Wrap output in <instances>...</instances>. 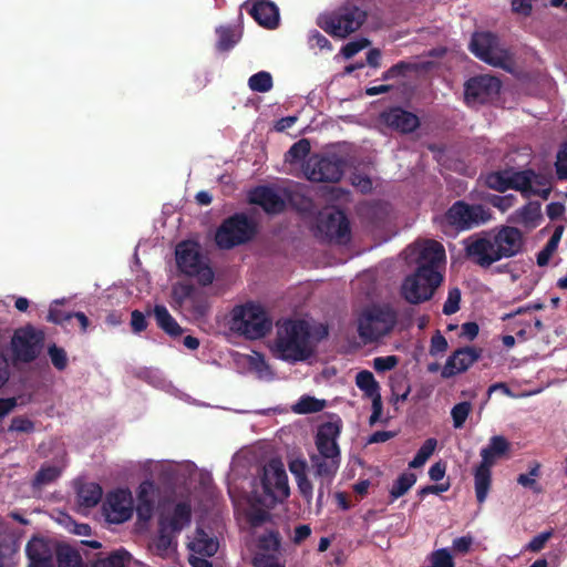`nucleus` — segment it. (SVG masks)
<instances>
[{"label":"nucleus","instance_id":"f257e3e1","mask_svg":"<svg viewBox=\"0 0 567 567\" xmlns=\"http://www.w3.org/2000/svg\"><path fill=\"white\" fill-rule=\"evenodd\" d=\"M524 234L514 226H501L465 241V255L475 265L488 268L504 258H512L523 251Z\"/></svg>","mask_w":567,"mask_h":567},{"label":"nucleus","instance_id":"f03ea898","mask_svg":"<svg viewBox=\"0 0 567 567\" xmlns=\"http://www.w3.org/2000/svg\"><path fill=\"white\" fill-rule=\"evenodd\" d=\"M340 433V421L326 422L318 427L315 437L318 452L310 455V463L315 477L320 481L317 497L318 504L322 503L326 489H329L340 467L341 451L337 442Z\"/></svg>","mask_w":567,"mask_h":567},{"label":"nucleus","instance_id":"7ed1b4c3","mask_svg":"<svg viewBox=\"0 0 567 567\" xmlns=\"http://www.w3.org/2000/svg\"><path fill=\"white\" fill-rule=\"evenodd\" d=\"M274 351L278 359L289 363L310 359L315 349L309 323L300 319L286 320L277 329Z\"/></svg>","mask_w":567,"mask_h":567},{"label":"nucleus","instance_id":"20e7f679","mask_svg":"<svg viewBox=\"0 0 567 567\" xmlns=\"http://www.w3.org/2000/svg\"><path fill=\"white\" fill-rule=\"evenodd\" d=\"M230 327L247 339L256 340L271 330L272 322L262 307L246 303L233 309Z\"/></svg>","mask_w":567,"mask_h":567},{"label":"nucleus","instance_id":"39448f33","mask_svg":"<svg viewBox=\"0 0 567 567\" xmlns=\"http://www.w3.org/2000/svg\"><path fill=\"white\" fill-rule=\"evenodd\" d=\"M260 483L262 495L256 496V502L265 507H274L290 494L288 476L280 460L272 458L264 465Z\"/></svg>","mask_w":567,"mask_h":567},{"label":"nucleus","instance_id":"423d86ee","mask_svg":"<svg viewBox=\"0 0 567 567\" xmlns=\"http://www.w3.org/2000/svg\"><path fill=\"white\" fill-rule=\"evenodd\" d=\"M367 12L354 4H344L337 10L322 14L317 24L333 38H347L364 23Z\"/></svg>","mask_w":567,"mask_h":567},{"label":"nucleus","instance_id":"0eeeda50","mask_svg":"<svg viewBox=\"0 0 567 567\" xmlns=\"http://www.w3.org/2000/svg\"><path fill=\"white\" fill-rule=\"evenodd\" d=\"M256 233V223L244 213H236L219 225L215 243L220 249H231L251 240Z\"/></svg>","mask_w":567,"mask_h":567},{"label":"nucleus","instance_id":"6e6552de","mask_svg":"<svg viewBox=\"0 0 567 567\" xmlns=\"http://www.w3.org/2000/svg\"><path fill=\"white\" fill-rule=\"evenodd\" d=\"M396 320V312L391 307L372 306L359 318V336L367 341H377L393 330Z\"/></svg>","mask_w":567,"mask_h":567},{"label":"nucleus","instance_id":"1a4fd4ad","mask_svg":"<svg viewBox=\"0 0 567 567\" xmlns=\"http://www.w3.org/2000/svg\"><path fill=\"white\" fill-rule=\"evenodd\" d=\"M175 255L177 267L183 274L197 277L202 286L213 282L214 271L205 262L197 243L190 240L179 243L176 246Z\"/></svg>","mask_w":567,"mask_h":567},{"label":"nucleus","instance_id":"9d476101","mask_svg":"<svg viewBox=\"0 0 567 567\" xmlns=\"http://www.w3.org/2000/svg\"><path fill=\"white\" fill-rule=\"evenodd\" d=\"M45 333L41 329L27 324L17 329L11 338V353L14 362L31 363L41 353Z\"/></svg>","mask_w":567,"mask_h":567},{"label":"nucleus","instance_id":"9b49d317","mask_svg":"<svg viewBox=\"0 0 567 567\" xmlns=\"http://www.w3.org/2000/svg\"><path fill=\"white\" fill-rule=\"evenodd\" d=\"M317 236L323 240L346 243L350 239V223L341 209L324 208L319 212L316 223Z\"/></svg>","mask_w":567,"mask_h":567},{"label":"nucleus","instance_id":"f8f14e48","mask_svg":"<svg viewBox=\"0 0 567 567\" xmlns=\"http://www.w3.org/2000/svg\"><path fill=\"white\" fill-rule=\"evenodd\" d=\"M489 218L491 214L484 205H470L464 200H457L445 212L443 221L456 230H467L486 223Z\"/></svg>","mask_w":567,"mask_h":567},{"label":"nucleus","instance_id":"ddd939ff","mask_svg":"<svg viewBox=\"0 0 567 567\" xmlns=\"http://www.w3.org/2000/svg\"><path fill=\"white\" fill-rule=\"evenodd\" d=\"M347 161L337 155L310 157L303 166V173L310 182L338 183L346 171Z\"/></svg>","mask_w":567,"mask_h":567},{"label":"nucleus","instance_id":"4468645a","mask_svg":"<svg viewBox=\"0 0 567 567\" xmlns=\"http://www.w3.org/2000/svg\"><path fill=\"white\" fill-rule=\"evenodd\" d=\"M172 298L176 307L184 309L190 318L198 320L207 316V296L194 285L178 282L173 286Z\"/></svg>","mask_w":567,"mask_h":567},{"label":"nucleus","instance_id":"2eb2a0df","mask_svg":"<svg viewBox=\"0 0 567 567\" xmlns=\"http://www.w3.org/2000/svg\"><path fill=\"white\" fill-rule=\"evenodd\" d=\"M502 87L499 79L493 75H477L464 84V99L467 105L486 104L494 101Z\"/></svg>","mask_w":567,"mask_h":567},{"label":"nucleus","instance_id":"dca6fc26","mask_svg":"<svg viewBox=\"0 0 567 567\" xmlns=\"http://www.w3.org/2000/svg\"><path fill=\"white\" fill-rule=\"evenodd\" d=\"M440 285L427 277L423 268H416L415 271L408 276L402 286V297L412 305H419L430 300Z\"/></svg>","mask_w":567,"mask_h":567},{"label":"nucleus","instance_id":"f3484780","mask_svg":"<svg viewBox=\"0 0 567 567\" xmlns=\"http://www.w3.org/2000/svg\"><path fill=\"white\" fill-rule=\"evenodd\" d=\"M445 261V249L442 244L436 240H427L420 249L416 268H423L430 279L434 284L441 285L444 277L441 272V267Z\"/></svg>","mask_w":567,"mask_h":567},{"label":"nucleus","instance_id":"a211bd4d","mask_svg":"<svg viewBox=\"0 0 567 567\" xmlns=\"http://www.w3.org/2000/svg\"><path fill=\"white\" fill-rule=\"evenodd\" d=\"M133 497L127 488H118L107 494L103 504L106 519L113 524L128 520L133 514Z\"/></svg>","mask_w":567,"mask_h":567},{"label":"nucleus","instance_id":"6ab92c4d","mask_svg":"<svg viewBox=\"0 0 567 567\" xmlns=\"http://www.w3.org/2000/svg\"><path fill=\"white\" fill-rule=\"evenodd\" d=\"M471 52L483 62L499 66L504 55L498 49V38L492 32H475L470 43Z\"/></svg>","mask_w":567,"mask_h":567},{"label":"nucleus","instance_id":"aec40b11","mask_svg":"<svg viewBox=\"0 0 567 567\" xmlns=\"http://www.w3.org/2000/svg\"><path fill=\"white\" fill-rule=\"evenodd\" d=\"M380 122L400 134H410L420 127L416 114L401 107L391 106L380 113Z\"/></svg>","mask_w":567,"mask_h":567},{"label":"nucleus","instance_id":"412c9836","mask_svg":"<svg viewBox=\"0 0 567 567\" xmlns=\"http://www.w3.org/2000/svg\"><path fill=\"white\" fill-rule=\"evenodd\" d=\"M482 355V349L475 347H463L455 350L446 360L442 369L441 375L443 379H450L465 372L472 367Z\"/></svg>","mask_w":567,"mask_h":567},{"label":"nucleus","instance_id":"4be33fe9","mask_svg":"<svg viewBox=\"0 0 567 567\" xmlns=\"http://www.w3.org/2000/svg\"><path fill=\"white\" fill-rule=\"evenodd\" d=\"M262 28L274 30L279 27V8L270 0H247L243 6Z\"/></svg>","mask_w":567,"mask_h":567},{"label":"nucleus","instance_id":"5701e85b","mask_svg":"<svg viewBox=\"0 0 567 567\" xmlns=\"http://www.w3.org/2000/svg\"><path fill=\"white\" fill-rule=\"evenodd\" d=\"M56 546L43 537H32L27 546L25 554L30 560L29 567L54 566L53 556Z\"/></svg>","mask_w":567,"mask_h":567},{"label":"nucleus","instance_id":"b1692460","mask_svg":"<svg viewBox=\"0 0 567 567\" xmlns=\"http://www.w3.org/2000/svg\"><path fill=\"white\" fill-rule=\"evenodd\" d=\"M249 202L260 206L267 214H280L286 208L285 199L269 186H257L249 194Z\"/></svg>","mask_w":567,"mask_h":567},{"label":"nucleus","instance_id":"393cba45","mask_svg":"<svg viewBox=\"0 0 567 567\" xmlns=\"http://www.w3.org/2000/svg\"><path fill=\"white\" fill-rule=\"evenodd\" d=\"M155 484L152 481H143L137 488V518L143 522H148L154 513L155 506Z\"/></svg>","mask_w":567,"mask_h":567},{"label":"nucleus","instance_id":"a878e982","mask_svg":"<svg viewBox=\"0 0 567 567\" xmlns=\"http://www.w3.org/2000/svg\"><path fill=\"white\" fill-rule=\"evenodd\" d=\"M289 471L295 476L297 487L308 505L311 504L313 498V486L307 475L308 464L302 458H296L289 462Z\"/></svg>","mask_w":567,"mask_h":567},{"label":"nucleus","instance_id":"bb28decb","mask_svg":"<svg viewBox=\"0 0 567 567\" xmlns=\"http://www.w3.org/2000/svg\"><path fill=\"white\" fill-rule=\"evenodd\" d=\"M152 313L157 327L168 337L176 339L183 334L184 329L164 305H155Z\"/></svg>","mask_w":567,"mask_h":567},{"label":"nucleus","instance_id":"cd10ccee","mask_svg":"<svg viewBox=\"0 0 567 567\" xmlns=\"http://www.w3.org/2000/svg\"><path fill=\"white\" fill-rule=\"evenodd\" d=\"M509 450L508 441L502 435L492 436L486 447L481 450V464L493 466L496 460L504 456Z\"/></svg>","mask_w":567,"mask_h":567},{"label":"nucleus","instance_id":"c85d7f7f","mask_svg":"<svg viewBox=\"0 0 567 567\" xmlns=\"http://www.w3.org/2000/svg\"><path fill=\"white\" fill-rule=\"evenodd\" d=\"M532 177H534V169L527 168L523 171H516L509 168V189L517 190L524 198H529L534 192L532 186Z\"/></svg>","mask_w":567,"mask_h":567},{"label":"nucleus","instance_id":"c756f323","mask_svg":"<svg viewBox=\"0 0 567 567\" xmlns=\"http://www.w3.org/2000/svg\"><path fill=\"white\" fill-rule=\"evenodd\" d=\"M492 466L481 464L475 468L474 472V484L476 499L480 504H483L487 497L492 483Z\"/></svg>","mask_w":567,"mask_h":567},{"label":"nucleus","instance_id":"7c9ffc66","mask_svg":"<svg viewBox=\"0 0 567 567\" xmlns=\"http://www.w3.org/2000/svg\"><path fill=\"white\" fill-rule=\"evenodd\" d=\"M192 506L188 502H179L175 505L169 518L168 526L172 532H181L190 524Z\"/></svg>","mask_w":567,"mask_h":567},{"label":"nucleus","instance_id":"2f4dec72","mask_svg":"<svg viewBox=\"0 0 567 567\" xmlns=\"http://www.w3.org/2000/svg\"><path fill=\"white\" fill-rule=\"evenodd\" d=\"M103 495L102 487L97 483H85L78 489L79 504L86 508L96 506Z\"/></svg>","mask_w":567,"mask_h":567},{"label":"nucleus","instance_id":"473e14b6","mask_svg":"<svg viewBox=\"0 0 567 567\" xmlns=\"http://www.w3.org/2000/svg\"><path fill=\"white\" fill-rule=\"evenodd\" d=\"M355 384L364 393V396L369 399L381 395L380 384L369 370H362L357 373Z\"/></svg>","mask_w":567,"mask_h":567},{"label":"nucleus","instance_id":"72a5a7b5","mask_svg":"<svg viewBox=\"0 0 567 567\" xmlns=\"http://www.w3.org/2000/svg\"><path fill=\"white\" fill-rule=\"evenodd\" d=\"M193 551L203 556H214L218 550V542L209 537L204 530L197 529V537L192 543Z\"/></svg>","mask_w":567,"mask_h":567},{"label":"nucleus","instance_id":"f704fd0d","mask_svg":"<svg viewBox=\"0 0 567 567\" xmlns=\"http://www.w3.org/2000/svg\"><path fill=\"white\" fill-rule=\"evenodd\" d=\"M518 221L526 227H536L542 219L540 203L529 202L517 212Z\"/></svg>","mask_w":567,"mask_h":567},{"label":"nucleus","instance_id":"c9c22d12","mask_svg":"<svg viewBox=\"0 0 567 567\" xmlns=\"http://www.w3.org/2000/svg\"><path fill=\"white\" fill-rule=\"evenodd\" d=\"M59 567H82V557L70 545H58L55 549Z\"/></svg>","mask_w":567,"mask_h":567},{"label":"nucleus","instance_id":"e433bc0d","mask_svg":"<svg viewBox=\"0 0 567 567\" xmlns=\"http://www.w3.org/2000/svg\"><path fill=\"white\" fill-rule=\"evenodd\" d=\"M416 475L412 472H405L399 475V477L393 482L392 487L389 492L390 502H394L395 499L405 495L409 489L415 484Z\"/></svg>","mask_w":567,"mask_h":567},{"label":"nucleus","instance_id":"4c0bfd02","mask_svg":"<svg viewBox=\"0 0 567 567\" xmlns=\"http://www.w3.org/2000/svg\"><path fill=\"white\" fill-rule=\"evenodd\" d=\"M62 471L55 465L43 464L32 480L33 488H41L53 483L61 475Z\"/></svg>","mask_w":567,"mask_h":567},{"label":"nucleus","instance_id":"58836bf2","mask_svg":"<svg viewBox=\"0 0 567 567\" xmlns=\"http://www.w3.org/2000/svg\"><path fill=\"white\" fill-rule=\"evenodd\" d=\"M488 188L504 193L509 189V168L491 172L485 177Z\"/></svg>","mask_w":567,"mask_h":567},{"label":"nucleus","instance_id":"ea45409f","mask_svg":"<svg viewBox=\"0 0 567 567\" xmlns=\"http://www.w3.org/2000/svg\"><path fill=\"white\" fill-rule=\"evenodd\" d=\"M216 33L218 35L216 49L219 52H227L231 50L239 41V37L230 27H219L216 29Z\"/></svg>","mask_w":567,"mask_h":567},{"label":"nucleus","instance_id":"a19ab883","mask_svg":"<svg viewBox=\"0 0 567 567\" xmlns=\"http://www.w3.org/2000/svg\"><path fill=\"white\" fill-rule=\"evenodd\" d=\"M540 475V464L535 462L529 468L528 473H522L517 476V483L526 488H529L535 494L543 493L542 485L536 481Z\"/></svg>","mask_w":567,"mask_h":567},{"label":"nucleus","instance_id":"79ce46f5","mask_svg":"<svg viewBox=\"0 0 567 567\" xmlns=\"http://www.w3.org/2000/svg\"><path fill=\"white\" fill-rule=\"evenodd\" d=\"M311 146L307 138H301L293 143L285 154V161L290 164H297L303 161L310 153Z\"/></svg>","mask_w":567,"mask_h":567},{"label":"nucleus","instance_id":"37998d69","mask_svg":"<svg viewBox=\"0 0 567 567\" xmlns=\"http://www.w3.org/2000/svg\"><path fill=\"white\" fill-rule=\"evenodd\" d=\"M532 186H534V192L532 196H539L543 199H548L551 193V177L536 173L534 171V177H532Z\"/></svg>","mask_w":567,"mask_h":567},{"label":"nucleus","instance_id":"c03bdc74","mask_svg":"<svg viewBox=\"0 0 567 567\" xmlns=\"http://www.w3.org/2000/svg\"><path fill=\"white\" fill-rule=\"evenodd\" d=\"M248 85L254 92L266 93L272 89V76L269 72L259 71L249 78Z\"/></svg>","mask_w":567,"mask_h":567},{"label":"nucleus","instance_id":"a18cd8bd","mask_svg":"<svg viewBox=\"0 0 567 567\" xmlns=\"http://www.w3.org/2000/svg\"><path fill=\"white\" fill-rule=\"evenodd\" d=\"M326 403L323 400H318L313 396L303 395L293 406V411L298 414L316 413L323 410Z\"/></svg>","mask_w":567,"mask_h":567},{"label":"nucleus","instance_id":"49530a36","mask_svg":"<svg viewBox=\"0 0 567 567\" xmlns=\"http://www.w3.org/2000/svg\"><path fill=\"white\" fill-rule=\"evenodd\" d=\"M130 555L125 550H116L105 558H100L93 567H126L125 560Z\"/></svg>","mask_w":567,"mask_h":567},{"label":"nucleus","instance_id":"de8ad7c7","mask_svg":"<svg viewBox=\"0 0 567 567\" xmlns=\"http://www.w3.org/2000/svg\"><path fill=\"white\" fill-rule=\"evenodd\" d=\"M472 410V405L467 401L455 404L451 410V416L453 420V426L455 429L463 427L466 419L468 417Z\"/></svg>","mask_w":567,"mask_h":567},{"label":"nucleus","instance_id":"09e8293b","mask_svg":"<svg viewBox=\"0 0 567 567\" xmlns=\"http://www.w3.org/2000/svg\"><path fill=\"white\" fill-rule=\"evenodd\" d=\"M48 354L50 357L51 363L56 370L63 371L66 369L69 359L66 351L63 348L52 343L48 347Z\"/></svg>","mask_w":567,"mask_h":567},{"label":"nucleus","instance_id":"8fccbe9b","mask_svg":"<svg viewBox=\"0 0 567 567\" xmlns=\"http://www.w3.org/2000/svg\"><path fill=\"white\" fill-rule=\"evenodd\" d=\"M461 302V290L458 288H452L449 290L447 299L443 305V313L451 316L460 310Z\"/></svg>","mask_w":567,"mask_h":567},{"label":"nucleus","instance_id":"3c124183","mask_svg":"<svg viewBox=\"0 0 567 567\" xmlns=\"http://www.w3.org/2000/svg\"><path fill=\"white\" fill-rule=\"evenodd\" d=\"M259 547L268 551H278L280 548V535L278 532L271 530L259 538Z\"/></svg>","mask_w":567,"mask_h":567},{"label":"nucleus","instance_id":"603ef678","mask_svg":"<svg viewBox=\"0 0 567 567\" xmlns=\"http://www.w3.org/2000/svg\"><path fill=\"white\" fill-rule=\"evenodd\" d=\"M35 430L34 422L25 416H14L8 427L9 432L32 433Z\"/></svg>","mask_w":567,"mask_h":567},{"label":"nucleus","instance_id":"864d4df0","mask_svg":"<svg viewBox=\"0 0 567 567\" xmlns=\"http://www.w3.org/2000/svg\"><path fill=\"white\" fill-rule=\"evenodd\" d=\"M414 70V65L412 63L400 61L396 64L392 65L389 70H386L382 79L383 80H390L395 79L399 76H403L406 74V72Z\"/></svg>","mask_w":567,"mask_h":567},{"label":"nucleus","instance_id":"5fc2aeb1","mask_svg":"<svg viewBox=\"0 0 567 567\" xmlns=\"http://www.w3.org/2000/svg\"><path fill=\"white\" fill-rule=\"evenodd\" d=\"M370 45V41L365 38L350 41L343 48L341 49V53L346 59L353 58L357 53H359L361 50L365 49Z\"/></svg>","mask_w":567,"mask_h":567},{"label":"nucleus","instance_id":"6e6d98bb","mask_svg":"<svg viewBox=\"0 0 567 567\" xmlns=\"http://www.w3.org/2000/svg\"><path fill=\"white\" fill-rule=\"evenodd\" d=\"M399 364L396 355L377 357L373 360V368L377 372H385L394 369Z\"/></svg>","mask_w":567,"mask_h":567},{"label":"nucleus","instance_id":"4d7b16f0","mask_svg":"<svg viewBox=\"0 0 567 567\" xmlns=\"http://www.w3.org/2000/svg\"><path fill=\"white\" fill-rule=\"evenodd\" d=\"M73 318V312H66L56 306H51L47 316L49 322L62 326Z\"/></svg>","mask_w":567,"mask_h":567},{"label":"nucleus","instance_id":"13d9d810","mask_svg":"<svg viewBox=\"0 0 567 567\" xmlns=\"http://www.w3.org/2000/svg\"><path fill=\"white\" fill-rule=\"evenodd\" d=\"M248 522L252 527H258L270 519L268 511L260 507H251L248 515Z\"/></svg>","mask_w":567,"mask_h":567},{"label":"nucleus","instance_id":"bf43d9fd","mask_svg":"<svg viewBox=\"0 0 567 567\" xmlns=\"http://www.w3.org/2000/svg\"><path fill=\"white\" fill-rule=\"evenodd\" d=\"M290 202L301 213H312L315 209L313 200L305 195L295 194L291 196Z\"/></svg>","mask_w":567,"mask_h":567},{"label":"nucleus","instance_id":"052dcab7","mask_svg":"<svg viewBox=\"0 0 567 567\" xmlns=\"http://www.w3.org/2000/svg\"><path fill=\"white\" fill-rule=\"evenodd\" d=\"M516 196L513 195V194H508V195H503V196H499V195H493L491 198H489V203L498 208L499 210L502 212H506L507 209H509L511 207H513L516 203Z\"/></svg>","mask_w":567,"mask_h":567},{"label":"nucleus","instance_id":"680f3d73","mask_svg":"<svg viewBox=\"0 0 567 567\" xmlns=\"http://www.w3.org/2000/svg\"><path fill=\"white\" fill-rule=\"evenodd\" d=\"M551 535H553L551 532H543V533L536 535L526 545L525 549L529 550L532 553L540 551L545 547L546 543L549 540Z\"/></svg>","mask_w":567,"mask_h":567},{"label":"nucleus","instance_id":"e2e57ef3","mask_svg":"<svg viewBox=\"0 0 567 567\" xmlns=\"http://www.w3.org/2000/svg\"><path fill=\"white\" fill-rule=\"evenodd\" d=\"M148 322L145 315L140 310H133L131 313V328L134 333H141L147 329Z\"/></svg>","mask_w":567,"mask_h":567},{"label":"nucleus","instance_id":"0e129e2a","mask_svg":"<svg viewBox=\"0 0 567 567\" xmlns=\"http://www.w3.org/2000/svg\"><path fill=\"white\" fill-rule=\"evenodd\" d=\"M474 538L471 535L461 536L453 540L452 549L456 554L465 555L471 550Z\"/></svg>","mask_w":567,"mask_h":567},{"label":"nucleus","instance_id":"69168bd1","mask_svg":"<svg viewBox=\"0 0 567 567\" xmlns=\"http://www.w3.org/2000/svg\"><path fill=\"white\" fill-rule=\"evenodd\" d=\"M447 347L449 344L445 337L440 331H436L431 338L430 354L437 355L439 353H443L447 350Z\"/></svg>","mask_w":567,"mask_h":567},{"label":"nucleus","instance_id":"338daca9","mask_svg":"<svg viewBox=\"0 0 567 567\" xmlns=\"http://www.w3.org/2000/svg\"><path fill=\"white\" fill-rule=\"evenodd\" d=\"M309 42H310L311 47H317L320 50H323V49L331 50L330 41L317 30H313L310 32Z\"/></svg>","mask_w":567,"mask_h":567},{"label":"nucleus","instance_id":"774afa93","mask_svg":"<svg viewBox=\"0 0 567 567\" xmlns=\"http://www.w3.org/2000/svg\"><path fill=\"white\" fill-rule=\"evenodd\" d=\"M255 567H285L272 555H259L254 559Z\"/></svg>","mask_w":567,"mask_h":567}]
</instances>
